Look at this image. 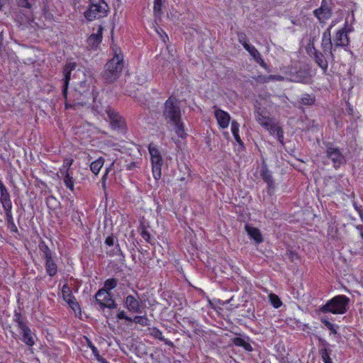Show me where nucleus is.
<instances>
[{"mask_svg":"<svg viewBox=\"0 0 363 363\" xmlns=\"http://www.w3.org/2000/svg\"><path fill=\"white\" fill-rule=\"evenodd\" d=\"M73 160L70 158H65L63 162L62 167L60 169V172H63V170H70V167L72 164Z\"/></svg>","mask_w":363,"mask_h":363,"instance_id":"nucleus-32","label":"nucleus"},{"mask_svg":"<svg viewBox=\"0 0 363 363\" xmlns=\"http://www.w3.org/2000/svg\"><path fill=\"white\" fill-rule=\"evenodd\" d=\"M0 203L4 210L12 208V202L10 194L3 183H0Z\"/></svg>","mask_w":363,"mask_h":363,"instance_id":"nucleus-19","label":"nucleus"},{"mask_svg":"<svg viewBox=\"0 0 363 363\" xmlns=\"http://www.w3.org/2000/svg\"><path fill=\"white\" fill-rule=\"evenodd\" d=\"M76 63L75 62H68L67 63L63 69V86H62V95L65 99H67V89H68V84L69 82L71 79V73L73 70L76 68Z\"/></svg>","mask_w":363,"mask_h":363,"instance_id":"nucleus-12","label":"nucleus"},{"mask_svg":"<svg viewBox=\"0 0 363 363\" xmlns=\"http://www.w3.org/2000/svg\"><path fill=\"white\" fill-rule=\"evenodd\" d=\"M116 317L118 319H120V320H122V319H124L125 320H128V321H132V318L127 316L126 314H125V312L124 311H120L117 315H116Z\"/></svg>","mask_w":363,"mask_h":363,"instance_id":"nucleus-40","label":"nucleus"},{"mask_svg":"<svg viewBox=\"0 0 363 363\" xmlns=\"http://www.w3.org/2000/svg\"><path fill=\"white\" fill-rule=\"evenodd\" d=\"M113 57L106 63L104 77L108 83L113 82L119 77L123 69V56L119 48H113Z\"/></svg>","mask_w":363,"mask_h":363,"instance_id":"nucleus-3","label":"nucleus"},{"mask_svg":"<svg viewBox=\"0 0 363 363\" xmlns=\"http://www.w3.org/2000/svg\"><path fill=\"white\" fill-rule=\"evenodd\" d=\"M105 244L109 247H111L114 244V239L112 236H108L105 240Z\"/></svg>","mask_w":363,"mask_h":363,"instance_id":"nucleus-43","label":"nucleus"},{"mask_svg":"<svg viewBox=\"0 0 363 363\" xmlns=\"http://www.w3.org/2000/svg\"><path fill=\"white\" fill-rule=\"evenodd\" d=\"M361 236L363 238V232L361 233Z\"/></svg>","mask_w":363,"mask_h":363,"instance_id":"nucleus-55","label":"nucleus"},{"mask_svg":"<svg viewBox=\"0 0 363 363\" xmlns=\"http://www.w3.org/2000/svg\"><path fill=\"white\" fill-rule=\"evenodd\" d=\"M95 298L101 308H116L117 307L111 293L107 289H99L95 295Z\"/></svg>","mask_w":363,"mask_h":363,"instance_id":"nucleus-8","label":"nucleus"},{"mask_svg":"<svg viewBox=\"0 0 363 363\" xmlns=\"http://www.w3.org/2000/svg\"><path fill=\"white\" fill-rule=\"evenodd\" d=\"M29 1L30 0H18V5L24 8H30L31 3Z\"/></svg>","mask_w":363,"mask_h":363,"instance_id":"nucleus-42","label":"nucleus"},{"mask_svg":"<svg viewBox=\"0 0 363 363\" xmlns=\"http://www.w3.org/2000/svg\"><path fill=\"white\" fill-rule=\"evenodd\" d=\"M321 357L325 363H333L332 359L326 350L321 352Z\"/></svg>","mask_w":363,"mask_h":363,"instance_id":"nucleus-37","label":"nucleus"},{"mask_svg":"<svg viewBox=\"0 0 363 363\" xmlns=\"http://www.w3.org/2000/svg\"><path fill=\"white\" fill-rule=\"evenodd\" d=\"M245 228L250 238L253 239L257 243H261L263 241L261 232L258 228L252 227L250 225H245Z\"/></svg>","mask_w":363,"mask_h":363,"instance_id":"nucleus-22","label":"nucleus"},{"mask_svg":"<svg viewBox=\"0 0 363 363\" xmlns=\"http://www.w3.org/2000/svg\"><path fill=\"white\" fill-rule=\"evenodd\" d=\"M6 216V220L8 223L9 225H12L14 227V232H17L18 229L16 226L12 215V208H8V210H4Z\"/></svg>","mask_w":363,"mask_h":363,"instance_id":"nucleus-27","label":"nucleus"},{"mask_svg":"<svg viewBox=\"0 0 363 363\" xmlns=\"http://www.w3.org/2000/svg\"><path fill=\"white\" fill-rule=\"evenodd\" d=\"M157 33L158 34H160V35H162V34H160V32L159 30H157Z\"/></svg>","mask_w":363,"mask_h":363,"instance_id":"nucleus-52","label":"nucleus"},{"mask_svg":"<svg viewBox=\"0 0 363 363\" xmlns=\"http://www.w3.org/2000/svg\"><path fill=\"white\" fill-rule=\"evenodd\" d=\"M9 226L11 227V230L14 232V227H13L12 225H9Z\"/></svg>","mask_w":363,"mask_h":363,"instance_id":"nucleus-49","label":"nucleus"},{"mask_svg":"<svg viewBox=\"0 0 363 363\" xmlns=\"http://www.w3.org/2000/svg\"><path fill=\"white\" fill-rule=\"evenodd\" d=\"M89 346L91 348V350L92 352L94 353V354L96 357H99V351H98L97 348L95 346H94L92 344H91V343L89 344Z\"/></svg>","mask_w":363,"mask_h":363,"instance_id":"nucleus-45","label":"nucleus"},{"mask_svg":"<svg viewBox=\"0 0 363 363\" xmlns=\"http://www.w3.org/2000/svg\"><path fill=\"white\" fill-rule=\"evenodd\" d=\"M153 9L155 13H160L162 10V0H155Z\"/></svg>","mask_w":363,"mask_h":363,"instance_id":"nucleus-38","label":"nucleus"},{"mask_svg":"<svg viewBox=\"0 0 363 363\" xmlns=\"http://www.w3.org/2000/svg\"><path fill=\"white\" fill-rule=\"evenodd\" d=\"M44 258L45 259V268L47 273L50 277L55 276L57 274V267L52 258L51 251L48 247H45V250L44 251Z\"/></svg>","mask_w":363,"mask_h":363,"instance_id":"nucleus-15","label":"nucleus"},{"mask_svg":"<svg viewBox=\"0 0 363 363\" xmlns=\"http://www.w3.org/2000/svg\"><path fill=\"white\" fill-rule=\"evenodd\" d=\"M60 174L67 188L73 191L74 189V179L72 176V172L71 170H66V172L63 170V172H60Z\"/></svg>","mask_w":363,"mask_h":363,"instance_id":"nucleus-21","label":"nucleus"},{"mask_svg":"<svg viewBox=\"0 0 363 363\" xmlns=\"http://www.w3.org/2000/svg\"><path fill=\"white\" fill-rule=\"evenodd\" d=\"M0 183H2V182L0 180Z\"/></svg>","mask_w":363,"mask_h":363,"instance_id":"nucleus-56","label":"nucleus"},{"mask_svg":"<svg viewBox=\"0 0 363 363\" xmlns=\"http://www.w3.org/2000/svg\"><path fill=\"white\" fill-rule=\"evenodd\" d=\"M62 295L64 301L67 302L74 312L80 311L79 306L72 294L71 289L67 284L63 285L62 288Z\"/></svg>","mask_w":363,"mask_h":363,"instance_id":"nucleus-11","label":"nucleus"},{"mask_svg":"<svg viewBox=\"0 0 363 363\" xmlns=\"http://www.w3.org/2000/svg\"><path fill=\"white\" fill-rule=\"evenodd\" d=\"M103 30V27L99 26L97 28L96 33L91 35L89 37L87 43L91 49L96 48L101 42Z\"/></svg>","mask_w":363,"mask_h":363,"instance_id":"nucleus-20","label":"nucleus"},{"mask_svg":"<svg viewBox=\"0 0 363 363\" xmlns=\"http://www.w3.org/2000/svg\"><path fill=\"white\" fill-rule=\"evenodd\" d=\"M313 13L320 22H325L331 16L332 14L330 7L325 2L324 0L322 2L321 6L319 9H315Z\"/></svg>","mask_w":363,"mask_h":363,"instance_id":"nucleus-17","label":"nucleus"},{"mask_svg":"<svg viewBox=\"0 0 363 363\" xmlns=\"http://www.w3.org/2000/svg\"><path fill=\"white\" fill-rule=\"evenodd\" d=\"M321 322L334 334L337 333L335 325L325 318H321Z\"/></svg>","mask_w":363,"mask_h":363,"instance_id":"nucleus-34","label":"nucleus"},{"mask_svg":"<svg viewBox=\"0 0 363 363\" xmlns=\"http://www.w3.org/2000/svg\"><path fill=\"white\" fill-rule=\"evenodd\" d=\"M311 48L314 50L313 55L315 62L320 67L325 70L328 68V61L325 58L323 54L315 50L313 46H312Z\"/></svg>","mask_w":363,"mask_h":363,"instance_id":"nucleus-24","label":"nucleus"},{"mask_svg":"<svg viewBox=\"0 0 363 363\" xmlns=\"http://www.w3.org/2000/svg\"><path fill=\"white\" fill-rule=\"evenodd\" d=\"M261 176L262 179L268 184H271L272 183V177L267 169H263L261 173Z\"/></svg>","mask_w":363,"mask_h":363,"instance_id":"nucleus-33","label":"nucleus"},{"mask_svg":"<svg viewBox=\"0 0 363 363\" xmlns=\"http://www.w3.org/2000/svg\"><path fill=\"white\" fill-rule=\"evenodd\" d=\"M356 209L358 211L359 216H360L362 220L363 221V210H362L360 208H357V207H356Z\"/></svg>","mask_w":363,"mask_h":363,"instance_id":"nucleus-47","label":"nucleus"},{"mask_svg":"<svg viewBox=\"0 0 363 363\" xmlns=\"http://www.w3.org/2000/svg\"><path fill=\"white\" fill-rule=\"evenodd\" d=\"M141 235H142L143 238L144 240H145L146 241L149 240L150 234L145 228H143L142 232H141Z\"/></svg>","mask_w":363,"mask_h":363,"instance_id":"nucleus-44","label":"nucleus"},{"mask_svg":"<svg viewBox=\"0 0 363 363\" xmlns=\"http://www.w3.org/2000/svg\"><path fill=\"white\" fill-rule=\"evenodd\" d=\"M132 321L142 326H147L149 320L146 315H136L132 318Z\"/></svg>","mask_w":363,"mask_h":363,"instance_id":"nucleus-28","label":"nucleus"},{"mask_svg":"<svg viewBox=\"0 0 363 363\" xmlns=\"http://www.w3.org/2000/svg\"><path fill=\"white\" fill-rule=\"evenodd\" d=\"M18 328L21 330V333L23 336V341L25 344L29 346L35 345L34 335L30 329L20 319L17 320Z\"/></svg>","mask_w":363,"mask_h":363,"instance_id":"nucleus-13","label":"nucleus"},{"mask_svg":"<svg viewBox=\"0 0 363 363\" xmlns=\"http://www.w3.org/2000/svg\"><path fill=\"white\" fill-rule=\"evenodd\" d=\"M91 4L84 12L85 18L89 21L104 17L108 11V6L104 0H90Z\"/></svg>","mask_w":363,"mask_h":363,"instance_id":"nucleus-5","label":"nucleus"},{"mask_svg":"<svg viewBox=\"0 0 363 363\" xmlns=\"http://www.w3.org/2000/svg\"><path fill=\"white\" fill-rule=\"evenodd\" d=\"M94 109L101 115H104L105 113L107 114L112 129L121 131L125 130V120L110 106H106L104 108L98 110V106L95 104Z\"/></svg>","mask_w":363,"mask_h":363,"instance_id":"nucleus-6","label":"nucleus"},{"mask_svg":"<svg viewBox=\"0 0 363 363\" xmlns=\"http://www.w3.org/2000/svg\"><path fill=\"white\" fill-rule=\"evenodd\" d=\"M148 151L150 156L152 176L155 180L161 178V169L163 164V160L157 146L150 143L148 146Z\"/></svg>","mask_w":363,"mask_h":363,"instance_id":"nucleus-7","label":"nucleus"},{"mask_svg":"<svg viewBox=\"0 0 363 363\" xmlns=\"http://www.w3.org/2000/svg\"><path fill=\"white\" fill-rule=\"evenodd\" d=\"M163 116L166 120L171 122L175 128L177 135L184 138L185 135L184 127L180 121L181 113L178 101L175 98H169L164 104Z\"/></svg>","mask_w":363,"mask_h":363,"instance_id":"nucleus-2","label":"nucleus"},{"mask_svg":"<svg viewBox=\"0 0 363 363\" xmlns=\"http://www.w3.org/2000/svg\"><path fill=\"white\" fill-rule=\"evenodd\" d=\"M79 89H82L80 91L85 92L88 89V86L85 82H81L79 84Z\"/></svg>","mask_w":363,"mask_h":363,"instance_id":"nucleus-46","label":"nucleus"},{"mask_svg":"<svg viewBox=\"0 0 363 363\" xmlns=\"http://www.w3.org/2000/svg\"><path fill=\"white\" fill-rule=\"evenodd\" d=\"M157 33L158 34H160V35H162V34H160V32L159 30H157Z\"/></svg>","mask_w":363,"mask_h":363,"instance_id":"nucleus-53","label":"nucleus"},{"mask_svg":"<svg viewBox=\"0 0 363 363\" xmlns=\"http://www.w3.org/2000/svg\"><path fill=\"white\" fill-rule=\"evenodd\" d=\"M152 334H153L155 337H156V338H157V339H159V340H160L162 341H164L166 345H172V342L171 341H169V340H166L164 337V336H163V335H162V332L160 330H155L153 331Z\"/></svg>","mask_w":363,"mask_h":363,"instance_id":"nucleus-31","label":"nucleus"},{"mask_svg":"<svg viewBox=\"0 0 363 363\" xmlns=\"http://www.w3.org/2000/svg\"><path fill=\"white\" fill-rule=\"evenodd\" d=\"M333 22L331 26L323 33L322 38V49L325 55H329L333 58V50H335L334 43L331 41L330 29L334 26Z\"/></svg>","mask_w":363,"mask_h":363,"instance_id":"nucleus-10","label":"nucleus"},{"mask_svg":"<svg viewBox=\"0 0 363 363\" xmlns=\"http://www.w3.org/2000/svg\"><path fill=\"white\" fill-rule=\"evenodd\" d=\"M124 306L131 313H141L142 302L133 295H128L124 300Z\"/></svg>","mask_w":363,"mask_h":363,"instance_id":"nucleus-14","label":"nucleus"},{"mask_svg":"<svg viewBox=\"0 0 363 363\" xmlns=\"http://www.w3.org/2000/svg\"><path fill=\"white\" fill-rule=\"evenodd\" d=\"M269 302L271 303V304L275 308H279L281 306V304H282V302L280 300L279 297L277 295L274 294H269Z\"/></svg>","mask_w":363,"mask_h":363,"instance_id":"nucleus-29","label":"nucleus"},{"mask_svg":"<svg viewBox=\"0 0 363 363\" xmlns=\"http://www.w3.org/2000/svg\"><path fill=\"white\" fill-rule=\"evenodd\" d=\"M161 38L163 40V42L165 43L166 42V39H168V37H167V35L165 33H164V35H161Z\"/></svg>","mask_w":363,"mask_h":363,"instance_id":"nucleus-48","label":"nucleus"},{"mask_svg":"<svg viewBox=\"0 0 363 363\" xmlns=\"http://www.w3.org/2000/svg\"><path fill=\"white\" fill-rule=\"evenodd\" d=\"M233 342H234L235 345H236L238 346H243L245 348H247V346H250L247 343H246V342L244 340L239 338V337L235 338Z\"/></svg>","mask_w":363,"mask_h":363,"instance_id":"nucleus-41","label":"nucleus"},{"mask_svg":"<svg viewBox=\"0 0 363 363\" xmlns=\"http://www.w3.org/2000/svg\"><path fill=\"white\" fill-rule=\"evenodd\" d=\"M326 155L331 160L335 168L345 162V157L340 150L333 146L327 147Z\"/></svg>","mask_w":363,"mask_h":363,"instance_id":"nucleus-9","label":"nucleus"},{"mask_svg":"<svg viewBox=\"0 0 363 363\" xmlns=\"http://www.w3.org/2000/svg\"><path fill=\"white\" fill-rule=\"evenodd\" d=\"M248 52L250 54V55L253 57V59L259 63L262 66H264L265 63L264 62V60H262L260 53L259 51L255 48V46L252 45H245V48Z\"/></svg>","mask_w":363,"mask_h":363,"instance_id":"nucleus-23","label":"nucleus"},{"mask_svg":"<svg viewBox=\"0 0 363 363\" xmlns=\"http://www.w3.org/2000/svg\"><path fill=\"white\" fill-rule=\"evenodd\" d=\"M214 116L220 128L225 129L228 127L230 121V116L228 113L220 108H216Z\"/></svg>","mask_w":363,"mask_h":363,"instance_id":"nucleus-16","label":"nucleus"},{"mask_svg":"<svg viewBox=\"0 0 363 363\" xmlns=\"http://www.w3.org/2000/svg\"><path fill=\"white\" fill-rule=\"evenodd\" d=\"M157 33L158 34H160V35H162V34H160V32L159 30H157Z\"/></svg>","mask_w":363,"mask_h":363,"instance_id":"nucleus-54","label":"nucleus"},{"mask_svg":"<svg viewBox=\"0 0 363 363\" xmlns=\"http://www.w3.org/2000/svg\"><path fill=\"white\" fill-rule=\"evenodd\" d=\"M110 255H114V252H108Z\"/></svg>","mask_w":363,"mask_h":363,"instance_id":"nucleus-50","label":"nucleus"},{"mask_svg":"<svg viewBox=\"0 0 363 363\" xmlns=\"http://www.w3.org/2000/svg\"><path fill=\"white\" fill-rule=\"evenodd\" d=\"M104 164V159L100 157L97 160L91 163L90 169L94 174L97 175L100 172L101 167H103Z\"/></svg>","mask_w":363,"mask_h":363,"instance_id":"nucleus-25","label":"nucleus"},{"mask_svg":"<svg viewBox=\"0 0 363 363\" xmlns=\"http://www.w3.org/2000/svg\"><path fill=\"white\" fill-rule=\"evenodd\" d=\"M239 128H240L239 123L235 121H233L231 123V132H232L236 142L238 143H239L240 145H242V140L239 135Z\"/></svg>","mask_w":363,"mask_h":363,"instance_id":"nucleus-26","label":"nucleus"},{"mask_svg":"<svg viewBox=\"0 0 363 363\" xmlns=\"http://www.w3.org/2000/svg\"><path fill=\"white\" fill-rule=\"evenodd\" d=\"M255 117L256 121L262 127L269 131L270 135H276L277 140L283 144L284 132L281 127L274 118L269 116L265 109L261 107H257L255 113Z\"/></svg>","mask_w":363,"mask_h":363,"instance_id":"nucleus-1","label":"nucleus"},{"mask_svg":"<svg viewBox=\"0 0 363 363\" xmlns=\"http://www.w3.org/2000/svg\"><path fill=\"white\" fill-rule=\"evenodd\" d=\"M349 43L346 28L338 30L333 39L334 47H345L349 45Z\"/></svg>","mask_w":363,"mask_h":363,"instance_id":"nucleus-18","label":"nucleus"},{"mask_svg":"<svg viewBox=\"0 0 363 363\" xmlns=\"http://www.w3.org/2000/svg\"><path fill=\"white\" fill-rule=\"evenodd\" d=\"M357 228L358 229H362V225L358 226Z\"/></svg>","mask_w":363,"mask_h":363,"instance_id":"nucleus-51","label":"nucleus"},{"mask_svg":"<svg viewBox=\"0 0 363 363\" xmlns=\"http://www.w3.org/2000/svg\"><path fill=\"white\" fill-rule=\"evenodd\" d=\"M238 38L239 42L243 45V47L245 48V45H250L247 43L246 40V35L244 33H238Z\"/></svg>","mask_w":363,"mask_h":363,"instance_id":"nucleus-39","label":"nucleus"},{"mask_svg":"<svg viewBox=\"0 0 363 363\" xmlns=\"http://www.w3.org/2000/svg\"><path fill=\"white\" fill-rule=\"evenodd\" d=\"M118 284V281L116 279H108L104 283V287L102 289H107L108 291L114 289Z\"/></svg>","mask_w":363,"mask_h":363,"instance_id":"nucleus-30","label":"nucleus"},{"mask_svg":"<svg viewBox=\"0 0 363 363\" xmlns=\"http://www.w3.org/2000/svg\"><path fill=\"white\" fill-rule=\"evenodd\" d=\"M313 101V99L308 94L303 95L301 99V103L304 105H311Z\"/></svg>","mask_w":363,"mask_h":363,"instance_id":"nucleus-35","label":"nucleus"},{"mask_svg":"<svg viewBox=\"0 0 363 363\" xmlns=\"http://www.w3.org/2000/svg\"><path fill=\"white\" fill-rule=\"evenodd\" d=\"M113 165V162H112V164H111V166L109 167L106 168L105 173L102 176L101 184H102V187L104 189H106V181L107 179V175H108V172L111 170V167Z\"/></svg>","mask_w":363,"mask_h":363,"instance_id":"nucleus-36","label":"nucleus"},{"mask_svg":"<svg viewBox=\"0 0 363 363\" xmlns=\"http://www.w3.org/2000/svg\"><path fill=\"white\" fill-rule=\"evenodd\" d=\"M350 299L344 295H338L328 301L320 308L323 313H332L333 314H343L347 311Z\"/></svg>","mask_w":363,"mask_h":363,"instance_id":"nucleus-4","label":"nucleus"}]
</instances>
